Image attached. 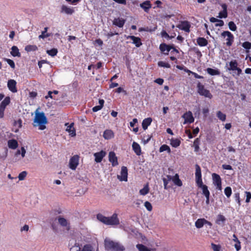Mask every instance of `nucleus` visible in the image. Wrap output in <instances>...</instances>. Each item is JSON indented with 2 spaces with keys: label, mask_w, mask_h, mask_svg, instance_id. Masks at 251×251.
Here are the masks:
<instances>
[{
  "label": "nucleus",
  "mask_w": 251,
  "mask_h": 251,
  "mask_svg": "<svg viewBox=\"0 0 251 251\" xmlns=\"http://www.w3.org/2000/svg\"><path fill=\"white\" fill-rule=\"evenodd\" d=\"M35 115L33 120V125L35 127L38 126L40 130L46 128V124L48 123V120L43 112H39L38 110L35 112Z\"/></svg>",
  "instance_id": "1"
},
{
  "label": "nucleus",
  "mask_w": 251,
  "mask_h": 251,
  "mask_svg": "<svg viewBox=\"0 0 251 251\" xmlns=\"http://www.w3.org/2000/svg\"><path fill=\"white\" fill-rule=\"evenodd\" d=\"M105 249L107 251H124L125 247L120 242L106 238L104 241Z\"/></svg>",
  "instance_id": "2"
},
{
  "label": "nucleus",
  "mask_w": 251,
  "mask_h": 251,
  "mask_svg": "<svg viewBox=\"0 0 251 251\" xmlns=\"http://www.w3.org/2000/svg\"><path fill=\"white\" fill-rule=\"evenodd\" d=\"M97 219L106 225L117 226L120 224V220L118 218V215L114 213L111 217H106L101 214L97 215Z\"/></svg>",
  "instance_id": "3"
},
{
  "label": "nucleus",
  "mask_w": 251,
  "mask_h": 251,
  "mask_svg": "<svg viewBox=\"0 0 251 251\" xmlns=\"http://www.w3.org/2000/svg\"><path fill=\"white\" fill-rule=\"evenodd\" d=\"M226 66L227 70L234 71V73L236 74L237 76L240 75L242 73V70L238 67V63L236 60H232L229 62L228 67L226 63Z\"/></svg>",
  "instance_id": "4"
},
{
  "label": "nucleus",
  "mask_w": 251,
  "mask_h": 251,
  "mask_svg": "<svg viewBox=\"0 0 251 251\" xmlns=\"http://www.w3.org/2000/svg\"><path fill=\"white\" fill-rule=\"evenodd\" d=\"M197 87L198 92L200 94V95L204 96V97L210 99L212 98V95L210 92L208 90L205 89L204 87V86L200 82L198 83Z\"/></svg>",
  "instance_id": "5"
},
{
  "label": "nucleus",
  "mask_w": 251,
  "mask_h": 251,
  "mask_svg": "<svg viewBox=\"0 0 251 251\" xmlns=\"http://www.w3.org/2000/svg\"><path fill=\"white\" fill-rule=\"evenodd\" d=\"M221 35L223 37L227 36V38L226 39V44L228 47L230 46L234 41L233 35L228 31H225L223 32Z\"/></svg>",
  "instance_id": "6"
},
{
  "label": "nucleus",
  "mask_w": 251,
  "mask_h": 251,
  "mask_svg": "<svg viewBox=\"0 0 251 251\" xmlns=\"http://www.w3.org/2000/svg\"><path fill=\"white\" fill-rule=\"evenodd\" d=\"M79 156L77 155L72 157L69 161V167L73 170H75L78 165Z\"/></svg>",
  "instance_id": "7"
},
{
  "label": "nucleus",
  "mask_w": 251,
  "mask_h": 251,
  "mask_svg": "<svg viewBox=\"0 0 251 251\" xmlns=\"http://www.w3.org/2000/svg\"><path fill=\"white\" fill-rule=\"evenodd\" d=\"M212 179L213 181V184L217 186V189L219 190H222V184H221V179L219 175L216 174H212Z\"/></svg>",
  "instance_id": "8"
},
{
  "label": "nucleus",
  "mask_w": 251,
  "mask_h": 251,
  "mask_svg": "<svg viewBox=\"0 0 251 251\" xmlns=\"http://www.w3.org/2000/svg\"><path fill=\"white\" fill-rule=\"evenodd\" d=\"M118 178L121 181H127V169L125 166L121 168L120 175H118Z\"/></svg>",
  "instance_id": "9"
},
{
  "label": "nucleus",
  "mask_w": 251,
  "mask_h": 251,
  "mask_svg": "<svg viewBox=\"0 0 251 251\" xmlns=\"http://www.w3.org/2000/svg\"><path fill=\"white\" fill-rule=\"evenodd\" d=\"M182 117L184 119V122L183 123L184 124L187 123L191 124L193 123L194 121V118L193 116L192 113L190 111L184 113Z\"/></svg>",
  "instance_id": "10"
},
{
  "label": "nucleus",
  "mask_w": 251,
  "mask_h": 251,
  "mask_svg": "<svg viewBox=\"0 0 251 251\" xmlns=\"http://www.w3.org/2000/svg\"><path fill=\"white\" fill-rule=\"evenodd\" d=\"M16 84L17 82L14 79H10L7 82V87L9 90L13 93H16L17 92Z\"/></svg>",
  "instance_id": "11"
},
{
  "label": "nucleus",
  "mask_w": 251,
  "mask_h": 251,
  "mask_svg": "<svg viewBox=\"0 0 251 251\" xmlns=\"http://www.w3.org/2000/svg\"><path fill=\"white\" fill-rule=\"evenodd\" d=\"M106 152L103 151H101L100 152H96L94 154V156H95V161L97 163L100 162L103 158L106 155Z\"/></svg>",
  "instance_id": "12"
},
{
  "label": "nucleus",
  "mask_w": 251,
  "mask_h": 251,
  "mask_svg": "<svg viewBox=\"0 0 251 251\" xmlns=\"http://www.w3.org/2000/svg\"><path fill=\"white\" fill-rule=\"evenodd\" d=\"M109 161L112 163L113 166L118 164L117 157L114 152L110 151L108 155Z\"/></svg>",
  "instance_id": "13"
},
{
  "label": "nucleus",
  "mask_w": 251,
  "mask_h": 251,
  "mask_svg": "<svg viewBox=\"0 0 251 251\" xmlns=\"http://www.w3.org/2000/svg\"><path fill=\"white\" fill-rule=\"evenodd\" d=\"M74 124L71 123V124H69V123H66L65 126H67L66 131L69 133L70 135H71L72 137H74L75 136V128L74 127Z\"/></svg>",
  "instance_id": "14"
},
{
  "label": "nucleus",
  "mask_w": 251,
  "mask_h": 251,
  "mask_svg": "<svg viewBox=\"0 0 251 251\" xmlns=\"http://www.w3.org/2000/svg\"><path fill=\"white\" fill-rule=\"evenodd\" d=\"M58 222L60 226L65 227L67 229H69L70 223L66 219L61 216H59L58 217Z\"/></svg>",
  "instance_id": "15"
},
{
  "label": "nucleus",
  "mask_w": 251,
  "mask_h": 251,
  "mask_svg": "<svg viewBox=\"0 0 251 251\" xmlns=\"http://www.w3.org/2000/svg\"><path fill=\"white\" fill-rule=\"evenodd\" d=\"M221 6L223 8V11L219 12L218 17L219 18H226L227 17V5L225 3H223L221 4Z\"/></svg>",
  "instance_id": "16"
},
{
  "label": "nucleus",
  "mask_w": 251,
  "mask_h": 251,
  "mask_svg": "<svg viewBox=\"0 0 251 251\" xmlns=\"http://www.w3.org/2000/svg\"><path fill=\"white\" fill-rule=\"evenodd\" d=\"M172 48V47L167 45L166 44H161L159 46V49L161 52H163L165 54H168L169 52Z\"/></svg>",
  "instance_id": "17"
},
{
  "label": "nucleus",
  "mask_w": 251,
  "mask_h": 251,
  "mask_svg": "<svg viewBox=\"0 0 251 251\" xmlns=\"http://www.w3.org/2000/svg\"><path fill=\"white\" fill-rule=\"evenodd\" d=\"M75 12L73 8L68 7L66 5H63L61 6V12L64 13L68 15H72Z\"/></svg>",
  "instance_id": "18"
},
{
  "label": "nucleus",
  "mask_w": 251,
  "mask_h": 251,
  "mask_svg": "<svg viewBox=\"0 0 251 251\" xmlns=\"http://www.w3.org/2000/svg\"><path fill=\"white\" fill-rule=\"evenodd\" d=\"M125 22V20L123 18H115L113 21V25H116L119 27H122L124 26Z\"/></svg>",
  "instance_id": "19"
},
{
  "label": "nucleus",
  "mask_w": 251,
  "mask_h": 251,
  "mask_svg": "<svg viewBox=\"0 0 251 251\" xmlns=\"http://www.w3.org/2000/svg\"><path fill=\"white\" fill-rule=\"evenodd\" d=\"M127 39H130L132 40L133 43L137 47H139L141 45V39L139 37H135L134 36H128L127 37Z\"/></svg>",
  "instance_id": "20"
},
{
  "label": "nucleus",
  "mask_w": 251,
  "mask_h": 251,
  "mask_svg": "<svg viewBox=\"0 0 251 251\" xmlns=\"http://www.w3.org/2000/svg\"><path fill=\"white\" fill-rule=\"evenodd\" d=\"M140 6L145 12H148L149 10L151 8V4L150 1L147 0L141 3Z\"/></svg>",
  "instance_id": "21"
},
{
  "label": "nucleus",
  "mask_w": 251,
  "mask_h": 251,
  "mask_svg": "<svg viewBox=\"0 0 251 251\" xmlns=\"http://www.w3.org/2000/svg\"><path fill=\"white\" fill-rule=\"evenodd\" d=\"M226 221L225 217L221 214H219L217 217L216 223L220 226H223Z\"/></svg>",
  "instance_id": "22"
},
{
  "label": "nucleus",
  "mask_w": 251,
  "mask_h": 251,
  "mask_svg": "<svg viewBox=\"0 0 251 251\" xmlns=\"http://www.w3.org/2000/svg\"><path fill=\"white\" fill-rule=\"evenodd\" d=\"M133 150L137 155H140L141 153V150L140 145L136 142H133L132 143Z\"/></svg>",
  "instance_id": "23"
},
{
  "label": "nucleus",
  "mask_w": 251,
  "mask_h": 251,
  "mask_svg": "<svg viewBox=\"0 0 251 251\" xmlns=\"http://www.w3.org/2000/svg\"><path fill=\"white\" fill-rule=\"evenodd\" d=\"M190 25L189 23L187 21H184L181 23L179 27V28L184 30L186 32H189Z\"/></svg>",
  "instance_id": "24"
},
{
  "label": "nucleus",
  "mask_w": 251,
  "mask_h": 251,
  "mask_svg": "<svg viewBox=\"0 0 251 251\" xmlns=\"http://www.w3.org/2000/svg\"><path fill=\"white\" fill-rule=\"evenodd\" d=\"M151 122H152V119L151 118H148L145 119L143 121V122L142 124L143 128L144 130H146L147 129L148 126H149L151 125Z\"/></svg>",
  "instance_id": "25"
},
{
  "label": "nucleus",
  "mask_w": 251,
  "mask_h": 251,
  "mask_svg": "<svg viewBox=\"0 0 251 251\" xmlns=\"http://www.w3.org/2000/svg\"><path fill=\"white\" fill-rule=\"evenodd\" d=\"M197 42L198 44L201 47L206 46L208 44L206 39L203 37H199L197 40Z\"/></svg>",
  "instance_id": "26"
},
{
  "label": "nucleus",
  "mask_w": 251,
  "mask_h": 251,
  "mask_svg": "<svg viewBox=\"0 0 251 251\" xmlns=\"http://www.w3.org/2000/svg\"><path fill=\"white\" fill-rule=\"evenodd\" d=\"M114 136L113 132L111 130H106L103 133V137L107 140L111 139Z\"/></svg>",
  "instance_id": "27"
},
{
  "label": "nucleus",
  "mask_w": 251,
  "mask_h": 251,
  "mask_svg": "<svg viewBox=\"0 0 251 251\" xmlns=\"http://www.w3.org/2000/svg\"><path fill=\"white\" fill-rule=\"evenodd\" d=\"M172 180V176L170 175H167L165 177L163 178L164 189H167L168 188L167 185L169 183V182L171 181V180Z\"/></svg>",
  "instance_id": "28"
},
{
  "label": "nucleus",
  "mask_w": 251,
  "mask_h": 251,
  "mask_svg": "<svg viewBox=\"0 0 251 251\" xmlns=\"http://www.w3.org/2000/svg\"><path fill=\"white\" fill-rule=\"evenodd\" d=\"M8 145L9 148L16 149L18 147V142L16 140H10L8 142Z\"/></svg>",
  "instance_id": "29"
},
{
  "label": "nucleus",
  "mask_w": 251,
  "mask_h": 251,
  "mask_svg": "<svg viewBox=\"0 0 251 251\" xmlns=\"http://www.w3.org/2000/svg\"><path fill=\"white\" fill-rule=\"evenodd\" d=\"M11 54L13 56L20 57L21 54L19 52L18 48L16 46H13L11 48Z\"/></svg>",
  "instance_id": "30"
},
{
  "label": "nucleus",
  "mask_w": 251,
  "mask_h": 251,
  "mask_svg": "<svg viewBox=\"0 0 251 251\" xmlns=\"http://www.w3.org/2000/svg\"><path fill=\"white\" fill-rule=\"evenodd\" d=\"M205 219L204 218L199 219L195 222V226L198 228H201L205 224Z\"/></svg>",
  "instance_id": "31"
},
{
  "label": "nucleus",
  "mask_w": 251,
  "mask_h": 251,
  "mask_svg": "<svg viewBox=\"0 0 251 251\" xmlns=\"http://www.w3.org/2000/svg\"><path fill=\"white\" fill-rule=\"evenodd\" d=\"M172 180L176 185L181 186L182 185V182L179 178V176L177 174H176L174 177H172Z\"/></svg>",
  "instance_id": "32"
},
{
  "label": "nucleus",
  "mask_w": 251,
  "mask_h": 251,
  "mask_svg": "<svg viewBox=\"0 0 251 251\" xmlns=\"http://www.w3.org/2000/svg\"><path fill=\"white\" fill-rule=\"evenodd\" d=\"M10 102V99L9 97H6L1 102L0 107L2 109L5 108L6 106L8 105Z\"/></svg>",
  "instance_id": "33"
},
{
  "label": "nucleus",
  "mask_w": 251,
  "mask_h": 251,
  "mask_svg": "<svg viewBox=\"0 0 251 251\" xmlns=\"http://www.w3.org/2000/svg\"><path fill=\"white\" fill-rule=\"evenodd\" d=\"M149 187L148 184H146L144 188L141 189L139 191V193L140 195L145 196L149 193Z\"/></svg>",
  "instance_id": "34"
},
{
  "label": "nucleus",
  "mask_w": 251,
  "mask_h": 251,
  "mask_svg": "<svg viewBox=\"0 0 251 251\" xmlns=\"http://www.w3.org/2000/svg\"><path fill=\"white\" fill-rule=\"evenodd\" d=\"M206 71L207 73L211 75H219L220 74V72L218 70L212 68H208Z\"/></svg>",
  "instance_id": "35"
},
{
  "label": "nucleus",
  "mask_w": 251,
  "mask_h": 251,
  "mask_svg": "<svg viewBox=\"0 0 251 251\" xmlns=\"http://www.w3.org/2000/svg\"><path fill=\"white\" fill-rule=\"evenodd\" d=\"M48 29V27H45L44 30L42 32L41 34L38 37L39 39H44L50 36V34L47 33Z\"/></svg>",
  "instance_id": "36"
},
{
  "label": "nucleus",
  "mask_w": 251,
  "mask_h": 251,
  "mask_svg": "<svg viewBox=\"0 0 251 251\" xmlns=\"http://www.w3.org/2000/svg\"><path fill=\"white\" fill-rule=\"evenodd\" d=\"M95 249L92 246V245L88 244L85 245L82 249H81V251H94Z\"/></svg>",
  "instance_id": "37"
},
{
  "label": "nucleus",
  "mask_w": 251,
  "mask_h": 251,
  "mask_svg": "<svg viewBox=\"0 0 251 251\" xmlns=\"http://www.w3.org/2000/svg\"><path fill=\"white\" fill-rule=\"evenodd\" d=\"M136 248L138 249L139 251H151V250L150 249L140 244H137L136 245Z\"/></svg>",
  "instance_id": "38"
},
{
  "label": "nucleus",
  "mask_w": 251,
  "mask_h": 251,
  "mask_svg": "<svg viewBox=\"0 0 251 251\" xmlns=\"http://www.w3.org/2000/svg\"><path fill=\"white\" fill-rule=\"evenodd\" d=\"M180 141L178 139H172L171 140V145L175 148H176L180 145Z\"/></svg>",
  "instance_id": "39"
},
{
  "label": "nucleus",
  "mask_w": 251,
  "mask_h": 251,
  "mask_svg": "<svg viewBox=\"0 0 251 251\" xmlns=\"http://www.w3.org/2000/svg\"><path fill=\"white\" fill-rule=\"evenodd\" d=\"M200 143V140L199 138H196L193 144V146L195 148V151L198 152L199 151L200 148H199V145Z\"/></svg>",
  "instance_id": "40"
},
{
  "label": "nucleus",
  "mask_w": 251,
  "mask_h": 251,
  "mask_svg": "<svg viewBox=\"0 0 251 251\" xmlns=\"http://www.w3.org/2000/svg\"><path fill=\"white\" fill-rule=\"evenodd\" d=\"M38 48L36 45H27L25 47V50L27 51H35Z\"/></svg>",
  "instance_id": "41"
},
{
  "label": "nucleus",
  "mask_w": 251,
  "mask_h": 251,
  "mask_svg": "<svg viewBox=\"0 0 251 251\" xmlns=\"http://www.w3.org/2000/svg\"><path fill=\"white\" fill-rule=\"evenodd\" d=\"M217 116L222 121H225L226 119V114L222 113L221 111H219L217 112Z\"/></svg>",
  "instance_id": "42"
},
{
  "label": "nucleus",
  "mask_w": 251,
  "mask_h": 251,
  "mask_svg": "<svg viewBox=\"0 0 251 251\" xmlns=\"http://www.w3.org/2000/svg\"><path fill=\"white\" fill-rule=\"evenodd\" d=\"M202 190V194L205 196H210V192L208 190L207 186L205 185L202 186V187H200Z\"/></svg>",
  "instance_id": "43"
},
{
  "label": "nucleus",
  "mask_w": 251,
  "mask_h": 251,
  "mask_svg": "<svg viewBox=\"0 0 251 251\" xmlns=\"http://www.w3.org/2000/svg\"><path fill=\"white\" fill-rule=\"evenodd\" d=\"M164 151H167V152L168 153H170L171 150H170V147L166 145H163L161 146L159 149V151L160 152H162Z\"/></svg>",
  "instance_id": "44"
},
{
  "label": "nucleus",
  "mask_w": 251,
  "mask_h": 251,
  "mask_svg": "<svg viewBox=\"0 0 251 251\" xmlns=\"http://www.w3.org/2000/svg\"><path fill=\"white\" fill-rule=\"evenodd\" d=\"M195 176H196V178L201 177V168L197 164L196 165Z\"/></svg>",
  "instance_id": "45"
},
{
  "label": "nucleus",
  "mask_w": 251,
  "mask_h": 251,
  "mask_svg": "<svg viewBox=\"0 0 251 251\" xmlns=\"http://www.w3.org/2000/svg\"><path fill=\"white\" fill-rule=\"evenodd\" d=\"M70 251H81V248L78 243H75V245L70 248Z\"/></svg>",
  "instance_id": "46"
},
{
  "label": "nucleus",
  "mask_w": 251,
  "mask_h": 251,
  "mask_svg": "<svg viewBox=\"0 0 251 251\" xmlns=\"http://www.w3.org/2000/svg\"><path fill=\"white\" fill-rule=\"evenodd\" d=\"M228 25L229 28L231 31H235L236 30L237 26H236V25L235 24V23L233 22H232V21L229 22L228 23Z\"/></svg>",
  "instance_id": "47"
},
{
  "label": "nucleus",
  "mask_w": 251,
  "mask_h": 251,
  "mask_svg": "<svg viewBox=\"0 0 251 251\" xmlns=\"http://www.w3.org/2000/svg\"><path fill=\"white\" fill-rule=\"evenodd\" d=\"M225 195L227 198H229L232 193L231 188L230 187H226L224 190Z\"/></svg>",
  "instance_id": "48"
},
{
  "label": "nucleus",
  "mask_w": 251,
  "mask_h": 251,
  "mask_svg": "<svg viewBox=\"0 0 251 251\" xmlns=\"http://www.w3.org/2000/svg\"><path fill=\"white\" fill-rule=\"evenodd\" d=\"M158 65L159 67H165V68H169L171 67V66L169 63L162 61H159L158 62Z\"/></svg>",
  "instance_id": "49"
},
{
  "label": "nucleus",
  "mask_w": 251,
  "mask_h": 251,
  "mask_svg": "<svg viewBox=\"0 0 251 251\" xmlns=\"http://www.w3.org/2000/svg\"><path fill=\"white\" fill-rule=\"evenodd\" d=\"M47 52L49 55L51 56H54L57 54V50L56 49H52L50 50H48Z\"/></svg>",
  "instance_id": "50"
},
{
  "label": "nucleus",
  "mask_w": 251,
  "mask_h": 251,
  "mask_svg": "<svg viewBox=\"0 0 251 251\" xmlns=\"http://www.w3.org/2000/svg\"><path fill=\"white\" fill-rule=\"evenodd\" d=\"M26 175H27V173L26 171H23V172H21V173L19 174V175L18 176L19 179L20 180H24L25 178Z\"/></svg>",
  "instance_id": "51"
},
{
  "label": "nucleus",
  "mask_w": 251,
  "mask_h": 251,
  "mask_svg": "<svg viewBox=\"0 0 251 251\" xmlns=\"http://www.w3.org/2000/svg\"><path fill=\"white\" fill-rule=\"evenodd\" d=\"M144 206L148 211H151L152 210V207L151 203L150 202L148 201H146L144 203Z\"/></svg>",
  "instance_id": "52"
},
{
  "label": "nucleus",
  "mask_w": 251,
  "mask_h": 251,
  "mask_svg": "<svg viewBox=\"0 0 251 251\" xmlns=\"http://www.w3.org/2000/svg\"><path fill=\"white\" fill-rule=\"evenodd\" d=\"M157 28V26H155L153 27V28L151 29L149 28V27H146L144 28H142L140 29V31H149V32H152L155 31Z\"/></svg>",
  "instance_id": "53"
},
{
  "label": "nucleus",
  "mask_w": 251,
  "mask_h": 251,
  "mask_svg": "<svg viewBox=\"0 0 251 251\" xmlns=\"http://www.w3.org/2000/svg\"><path fill=\"white\" fill-rule=\"evenodd\" d=\"M211 248L214 251H220L221 249V246L212 243Z\"/></svg>",
  "instance_id": "54"
},
{
  "label": "nucleus",
  "mask_w": 251,
  "mask_h": 251,
  "mask_svg": "<svg viewBox=\"0 0 251 251\" xmlns=\"http://www.w3.org/2000/svg\"><path fill=\"white\" fill-rule=\"evenodd\" d=\"M196 181L197 185L199 188L202 187V186L204 185V184H203L201 177L196 178Z\"/></svg>",
  "instance_id": "55"
},
{
  "label": "nucleus",
  "mask_w": 251,
  "mask_h": 251,
  "mask_svg": "<svg viewBox=\"0 0 251 251\" xmlns=\"http://www.w3.org/2000/svg\"><path fill=\"white\" fill-rule=\"evenodd\" d=\"M5 60L7 62V63L10 65V66L14 69L15 67V65L14 61L10 59L5 58Z\"/></svg>",
  "instance_id": "56"
},
{
  "label": "nucleus",
  "mask_w": 251,
  "mask_h": 251,
  "mask_svg": "<svg viewBox=\"0 0 251 251\" xmlns=\"http://www.w3.org/2000/svg\"><path fill=\"white\" fill-rule=\"evenodd\" d=\"M242 47L246 49L251 48V43L249 42H245L242 44Z\"/></svg>",
  "instance_id": "57"
},
{
  "label": "nucleus",
  "mask_w": 251,
  "mask_h": 251,
  "mask_svg": "<svg viewBox=\"0 0 251 251\" xmlns=\"http://www.w3.org/2000/svg\"><path fill=\"white\" fill-rule=\"evenodd\" d=\"M246 202L248 203L250 201V200L251 199V193L249 192H246Z\"/></svg>",
  "instance_id": "58"
},
{
  "label": "nucleus",
  "mask_w": 251,
  "mask_h": 251,
  "mask_svg": "<svg viewBox=\"0 0 251 251\" xmlns=\"http://www.w3.org/2000/svg\"><path fill=\"white\" fill-rule=\"evenodd\" d=\"M193 50L195 51L198 57H201L202 56V54L201 51L197 48H193Z\"/></svg>",
  "instance_id": "59"
},
{
  "label": "nucleus",
  "mask_w": 251,
  "mask_h": 251,
  "mask_svg": "<svg viewBox=\"0 0 251 251\" xmlns=\"http://www.w3.org/2000/svg\"><path fill=\"white\" fill-rule=\"evenodd\" d=\"M234 246L237 251H239V250H240L241 245L240 241L235 242V244H234Z\"/></svg>",
  "instance_id": "60"
},
{
  "label": "nucleus",
  "mask_w": 251,
  "mask_h": 251,
  "mask_svg": "<svg viewBox=\"0 0 251 251\" xmlns=\"http://www.w3.org/2000/svg\"><path fill=\"white\" fill-rule=\"evenodd\" d=\"M222 168L225 170H231L232 169V167L230 165L226 164L223 165Z\"/></svg>",
  "instance_id": "61"
},
{
  "label": "nucleus",
  "mask_w": 251,
  "mask_h": 251,
  "mask_svg": "<svg viewBox=\"0 0 251 251\" xmlns=\"http://www.w3.org/2000/svg\"><path fill=\"white\" fill-rule=\"evenodd\" d=\"M235 198L236 201L238 202L239 205H240V196L239 193H236L235 194Z\"/></svg>",
  "instance_id": "62"
},
{
  "label": "nucleus",
  "mask_w": 251,
  "mask_h": 251,
  "mask_svg": "<svg viewBox=\"0 0 251 251\" xmlns=\"http://www.w3.org/2000/svg\"><path fill=\"white\" fill-rule=\"evenodd\" d=\"M138 122L137 119L134 118L132 120L131 122H130V126L131 127H134L135 125Z\"/></svg>",
  "instance_id": "63"
},
{
  "label": "nucleus",
  "mask_w": 251,
  "mask_h": 251,
  "mask_svg": "<svg viewBox=\"0 0 251 251\" xmlns=\"http://www.w3.org/2000/svg\"><path fill=\"white\" fill-rule=\"evenodd\" d=\"M224 24V21L221 20H219L217 23L216 24V26H222Z\"/></svg>",
  "instance_id": "64"
}]
</instances>
